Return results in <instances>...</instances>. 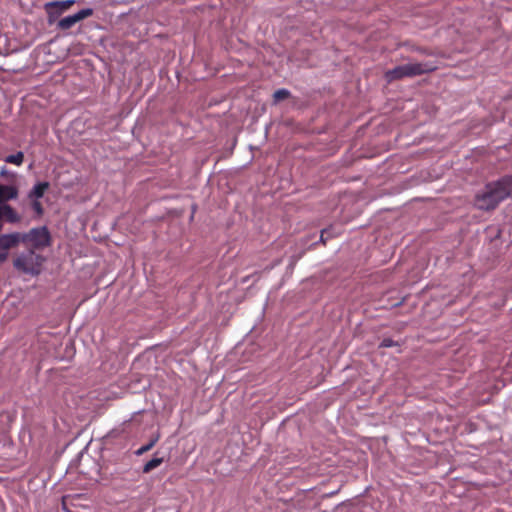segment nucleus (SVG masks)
Segmentation results:
<instances>
[{
  "instance_id": "ddd939ff",
  "label": "nucleus",
  "mask_w": 512,
  "mask_h": 512,
  "mask_svg": "<svg viewBox=\"0 0 512 512\" xmlns=\"http://www.w3.org/2000/svg\"><path fill=\"white\" fill-rule=\"evenodd\" d=\"M158 441V437L150 440L149 443H147L146 445H143L142 447H140L137 451H136V454L137 455H142L146 452H148L149 450H151L154 445L156 444V442Z\"/></svg>"
},
{
  "instance_id": "0eeeda50",
  "label": "nucleus",
  "mask_w": 512,
  "mask_h": 512,
  "mask_svg": "<svg viewBox=\"0 0 512 512\" xmlns=\"http://www.w3.org/2000/svg\"><path fill=\"white\" fill-rule=\"evenodd\" d=\"M18 197V189L13 185L0 183V206Z\"/></svg>"
},
{
  "instance_id": "9b49d317",
  "label": "nucleus",
  "mask_w": 512,
  "mask_h": 512,
  "mask_svg": "<svg viewBox=\"0 0 512 512\" xmlns=\"http://www.w3.org/2000/svg\"><path fill=\"white\" fill-rule=\"evenodd\" d=\"M4 161L9 164L20 166L24 162V154L23 152L19 151L16 154L6 156Z\"/></svg>"
},
{
  "instance_id": "39448f33",
  "label": "nucleus",
  "mask_w": 512,
  "mask_h": 512,
  "mask_svg": "<svg viewBox=\"0 0 512 512\" xmlns=\"http://www.w3.org/2000/svg\"><path fill=\"white\" fill-rule=\"evenodd\" d=\"M93 14V10L90 8L82 9L74 15H70L62 18L58 22V27L62 30H67L73 27L79 21L91 16Z\"/></svg>"
},
{
  "instance_id": "f3484780",
  "label": "nucleus",
  "mask_w": 512,
  "mask_h": 512,
  "mask_svg": "<svg viewBox=\"0 0 512 512\" xmlns=\"http://www.w3.org/2000/svg\"><path fill=\"white\" fill-rule=\"evenodd\" d=\"M8 258V252L7 251H1L0 252V263H3Z\"/></svg>"
},
{
  "instance_id": "7ed1b4c3",
  "label": "nucleus",
  "mask_w": 512,
  "mask_h": 512,
  "mask_svg": "<svg viewBox=\"0 0 512 512\" xmlns=\"http://www.w3.org/2000/svg\"><path fill=\"white\" fill-rule=\"evenodd\" d=\"M45 260L44 256L37 254L33 249H28L27 252L19 254L13 260V266L21 273L38 276Z\"/></svg>"
},
{
  "instance_id": "f03ea898",
  "label": "nucleus",
  "mask_w": 512,
  "mask_h": 512,
  "mask_svg": "<svg viewBox=\"0 0 512 512\" xmlns=\"http://www.w3.org/2000/svg\"><path fill=\"white\" fill-rule=\"evenodd\" d=\"M436 69L437 66L433 62H409L387 70L384 73V78L388 83H391L404 78H412L430 73Z\"/></svg>"
},
{
  "instance_id": "423d86ee",
  "label": "nucleus",
  "mask_w": 512,
  "mask_h": 512,
  "mask_svg": "<svg viewBox=\"0 0 512 512\" xmlns=\"http://www.w3.org/2000/svg\"><path fill=\"white\" fill-rule=\"evenodd\" d=\"M21 238V233L19 232L1 234L0 249L8 252L9 249L18 246L19 243H22Z\"/></svg>"
},
{
  "instance_id": "6ab92c4d",
  "label": "nucleus",
  "mask_w": 512,
  "mask_h": 512,
  "mask_svg": "<svg viewBox=\"0 0 512 512\" xmlns=\"http://www.w3.org/2000/svg\"><path fill=\"white\" fill-rule=\"evenodd\" d=\"M324 232L325 231H322V234H321V240L323 241V237H324Z\"/></svg>"
},
{
  "instance_id": "dca6fc26",
  "label": "nucleus",
  "mask_w": 512,
  "mask_h": 512,
  "mask_svg": "<svg viewBox=\"0 0 512 512\" xmlns=\"http://www.w3.org/2000/svg\"><path fill=\"white\" fill-rule=\"evenodd\" d=\"M393 345H394V341L390 338L383 339L380 344L381 347H392Z\"/></svg>"
},
{
  "instance_id": "20e7f679",
  "label": "nucleus",
  "mask_w": 512,
  "mask_h": 512,
  "mask_svg": "<svg viewBox=\"0 0 512 512\" xmlns=\"http://www.w3.org/2000/svg\"><path fill=\"white\" fill-rule=\"evenodd\" d=\"M21 241L28 249L41 250L51 245V234L46 226L32 228L26 233H21Z\"/></svg>"
},
{
  "instance_id": "4468645a",
  "label": "nucleus",
  "mask_w": 512,
  "mask_h": 512,
  "mask_svg": "<svg viewBox=\"0 0 512 512\" xmlns=\"http://www.w3.org/2000/svg\"><path fill=\"white\" fill-rule=\"evenodd\" d=\"M31 207L35 211L37 216L40 217L43 215L44 209L41 202L38 199H32Z\"/></svg>"
},
{
  "instance_id": "9d476101",
  "label": "nucleus",
  "mask_w": 512,
  "mask_h": 512,
  "mask_svg": "<svg viewBox=\"0 0 512 512\" xmlns=\"http://www.w3.org/2000/svg\"><path fill=\"white\" fill-rule=\"evenodd\" d=\"M50 184L49 182H39L37 183L33 189L29 192L28 197L29 199H39L43 197L45 192L48 190Z\"/></svg>"
},
{
  "instance_id": "6e6552de",
  "label": "nucleus",
  "mask_w": 512,
  "mask_h": 512,
  "mask_svg": "<svg viewBox=\"0 0 512 512\" xmlns=\"http://www.w3.org/2000/svg\"><path fill=\"white\" fill-rule=\"evenodd\" d=\"M2 207V219H5L8 223H19L21 221V216L17 213V211L10 206L9 204L5 203L4 205H1Z\"/></svg>"
},
{
  "instance_id": "f257e3e1",
  "label": "nucleus",
  "mask_w": 512,
  "mask_h": 512,
  "mask_svg": "<svg viewBox=\"0 0 512 512\" xmlns=\"http://www.w3.org/2000/svg\"><path fill=\"white\" fill-rule=\"evenodd\" d=\"M512 192V176L506 175L501 179L488 183L475 198V206L483 211L494 210L499 203L508 198Z\"/></svg>"
},
{
  "instance_id": "1a4fd4ad",
  "label": "nucleus",
  "mask_w": 512,
  "mask_h": 512,
  "mask_svg": "<svg viewBox=\"0 0 512 512\" xmlns=\"http://www.w3.org/2000/svg\"><path fill=\"white\" fill-rule=\"evenodd\" d=\"M74 3H75L74 0L49 2L46 4V9L48 11L55 9L57 13H62L64 11L68 10Z\"/></svg>"
},
{
  "instance_id": "f8f14e48",
  "label": "nucleus",
  "mask_w": 512,
  "mask_h": 512,
  "mask_svg": "<svg viewBox=\"0 0 512 512\" xmlns=\"http://www.w3.org/2000/svg\"><path fill=\"white\" fill-rule=\"evenodd\" d=\"M163 458L154 457L143 466V473H149L163 463Z\"/></svg>"
},
{
  "instance_id": "a211bd4d",
  "label": "nucleus",
  "mask_w": 512,
  "mask_h": 512,
  "mask_svg": "<svg viewBox=\"0 0 512 512\" xmlns=\"http://www.w3.org/2000/svg\"><path fill=\"white\" fill-rule=\"evenodd\" d=\"M3 228V224H2V207L0 206V231L2 230Z\"/></svg>"
},
{
  "instance_id": "2eb2a0df",
  "label": "nucleus",
  "mask_w": 512,
  "mask_h": 512,
  "mask_svg": "<svg viewBox=\"0 0 512 512\" xmlns=\"http://www.w3.org/2000/svg\"><path fill=\"white\" fill-rule=\"evenodd\" d=\"M274 101L275 102H278L280 100H284L286 98H288V90L287 89H280V90H277L274 95Z\"/></svg>"
}]
</instances>
